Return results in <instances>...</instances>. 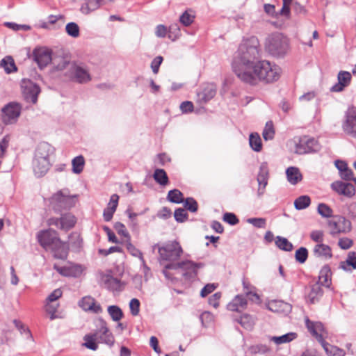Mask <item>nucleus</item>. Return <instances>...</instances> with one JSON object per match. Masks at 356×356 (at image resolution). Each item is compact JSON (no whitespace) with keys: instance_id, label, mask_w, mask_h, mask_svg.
<instances>
[{"instance_id":"obj_1","label":"nucleus","mask_w":356,"mask_h":356,"mask_svg":"<svg viewBox=\"0 0 356 356\" xmlns=\"http://www.w3.org/2000/svg\"><path fill=\"white\" fill-rule=\"evenodd\" d=\"M261 49L257 38L242 40L235 54L232 68L243 82L256 85L259 81L272 83L279 79L280 68L266 60H260Z\"/></svg>"},{"instance_id":"obj_2","label":"nucleus","mask_w":356,"mask_h":356,"mask_svg":"<svg viewBox=\"0 0 356 356\" xmlns=\"http://www.w3.org/2000/svg\"><path fill=\"white\" fill-rule=\"evenodd\" d=\"M40 245L45 249H51L57 259H65L67 256L65 244L58 236V233L51 229L40 231L37 235Z\"/></svg>"},{"instance_id":"obj_3","label":"nucleus","mask_w":356,"mask_h":356,"mask_svg":"<svg viewBox=\"0 0 356 356\" xmlns=\"http://www.w3.org/2000/svg\"><path fill=\"white\" fill-rule=\"evenodd\" d=\"M305 325L309 332L321 344L327 356H344L345 351L335 346L326 342L324 338L327 336L324 325L321 322L310 321L308 318L305 319Z\"/></svg>"},{"instance_id":"obj_4","label":"nucleus","mask_w":356,"mask_h":356,"mask_svg":"<svg viewBox=\"0 0 356 356\" xmlns=\"http://www.w3.org/2000/svg\"><path fill=\"white\" fill-rule=\"evenodd\" d=\"M51 153V147L48 143H42L38 146L32 162L33 170L37 177H43L49 170Z\"/></svg>"},{"instance_id":"obj_5","label":"nucleus","mask_w":356,"mask_h":356,"mask_svg":"<svg viewBox=\"0 0 356 356\" xmlns=\"http://www.w3.org/2000/svg\"><path fill=\"white\" fill-rule=\"evenodd\" d=\"M78 196L70 195L68 189H62L54 193L50 198V204L56 213L71 209L76 205Z\"/></svg>"},{"instance_id":"obj_6","label":"nucleus","mask_w":356,"mask_h":356,"mask_svg":"<svg viewBox=\"0 0 356 356\" xmlns=\"http://www.w3.org/2000/svg\"><path fill=\"white\" fill-rule=\"evenodd\" d=\"M289 48V39L281 33H275L270 35L266 40V51L273 56H284Z\"/></svg>"},{"instance_id":"obj_7","label":"nucleus","mask_w":356,"mask_h":356,"mask_svg":"<svg viewBox=\"0 0 356 356\" xmlns=\"http://www.w3.org/2000/svg\"><path fill=\"white\" fill-rule=\"evenodd\" d=\"M158 248L160 258L162 260L168 261H177L183 253V249L177 241H170L166 242L162 246L155 244L153 246L154 250Z\"/></svg>"},{"instance_id":"obj_8","label":"nucleus","mask_w":356,"mask_h":356,"mask_svg":"<svg viewBox=\"0 0 356 356\" xmlns=\"http://www.w3.org/2000/svg\"><path fill=\"white\" fill-rule=\"evenodd\" d=\"M321 145L314 138L303 136L296 145L295 152L298 154L317 152L321 149Z\"/></svg>"},{"instance_id":"obj_9","label":"nucleus","mask_w":356,"mask_h":356,"mask_svg":"<svg viewBox=\"0 0 356 356\" xmlns=\"http://www.w3.org/2000/svg\"><path fill=\"white\" fill-rule=\"evenodd\" d=\"M20 85L24 99L27 102L35 104L38 101V96L40 92V86L28 79H23Z\"/></svg>"},{"instance_id":"obj_10","label":"nucleus","mask_w":356,"mask_h":356,"mask_svg":"<svg viewBox=\"0 0 356 356\" xmlns=\"http://www.w3.org/2000/svg\"><path fill=\"white\" fill-rule=\"evenodd\" d=\"M170 263L165 265L162 273L168 280H172V275L168 271V270H177V269H184V270H189L193 271L194 273H197V269L202 266L201 264H196L191 261L186 260L182 261L179 262L176 261H170Z\"/></svg>"},{"instance_id":"obj_11","label":"nucleus","mask_w":356,"mask_h":356,"mask_svg":"<svg viewBox=\"0 0 356 356\" xmlns=\"http://www.w3.org/2000/svg\"><path fill=\"white\" fill-rule=\"evenodd\" d=\"M97 330L94 334L99 342L104 343L111 347L115 343V339L112 332L109 330L106 322L99 318L97 321Z\"/></svg>"},{"instance_id":"obj_12","label":"nucleus","mask_w":356,"mask_h":356,"mask_svg":"<svg viewBox=\"0 0 356 356\" xmlns=\"http://www.w3.org/2000/svg\"><path fill=\"white\" fill-rule=\"evenodd\" d=\"M328 226L330 228V234L335 236L339 234H346L351 230V222L346 218L337 216L329 220Z\"/></svg>"},{"instance_id":"obj_13","label":"nucleus","mask_w":356,"mask_h":356,"mask_svg":"<svg viewBox=\"0 0 356 356\" xmlns=\"http://www.w3.org/2000/svg\"><path fill=\"white\" fill-rule=\"evenodd\" d=\"M22 106L19 103L10 102L2 108V120L6 124L16 122L20 115Z\"/></svg>"},{"instance_id":"obj_14","label":"nucleus","mask_w":356,"mask_h":356,"mask_svg":"<svg viewBox=\"0 0 356 356\" xmlns=\"http://www.w3.org/2000/svg\"><path fill=\"white\" fill-rule=\"evenodd\" d=\"M342 129L346 134L356 138V108L352 106L348 108L345 113Z\"/></svg>"},{"instance_id":"obj_15","label":"nucleus","mask_w":356,"mask_h":356,"mask_svg":"<svg viewBox=\"0 0 356 356\" xmlns=\"http://www.w3.org/2000/svg\"><path fill=\"white\" fill-rule=\"evenodd\" d=\"M49 225H54L57 228L67 231L76 224V218L72 213H67L62 215L60 218H51L48 220Z\"/></svg>"},{"instance_id":"obj_16","label":"nucleus","mask_w":356,"mask_h":356,"mask_svg":"<svg viewBox=\"0 0 356 356\" xmlns=\"http://www.w3.org/2000/svg\"><path fill=\"white\" fill-rule=\"evenodd\" d=\"M33 57L40 68L45 67L51 60V52L45 47L35 48L33 51Z\"/></svg>"},{"instance_id":"obj_17","label":"nucleus","mask_w":356,"mask_h":356,"mask_svg":"<svg viewBox=\"0 0 356 356\" xmlns=\"http://www.w3.org/2000/svg\"><path fill=\"white\" fill-rule=\"evenodd\" d=\"M331 188L339 195L352 197L355 195V186L350 183L336 181L332 183Z\"/></svg>"},{"instance_id":"obj_18","label":"nucleus","mask_w":356,"mask_h":356,"mask_svg":"<svg viewBox=\"0 0 356 356\" xmlns=\"http://www.w3.org/2000/svg\"><path fill=\"white\" fill-rule=\"evenodd\" d=\"M268 163L263 162L259 167V172L257 175V181L259 184L258 195L260 196L264 194L266 186L268 184Z\"/></svg>"},{"instance_id":"obj_19","label":"nucleus","mask_w":356,"mask_h":356,"mask_svg":"<svg viewBox=\"0 0 356 356\" xmlns=\"http://www.w3.org/2000/svg\"><path fill=\"white\" fill-rule=\"evenodd\" d=\"M54 268L61 275L66 277H79L83 270V268L80 264H70L67 266L57 267L54 266Z\"/></svg>"},{"instance_id":"obj_20","label":"nucleus","mask_w":356,"mask_h":356,"mask_svg":"<svg viewBox=\"0 0 356 356\" xmlns=\"http://www.w3.org/2000/svg\"><path fill=\"white\" fill-rule=\"evenodd\" d=\"M79 305L85 311L92 312L95 314H99L102 312V308L99 304H97L95 300L90 296L83 297L79 302Z\"/></svg>"},{"instance_id":"obj_21","label":"nucleus","mask_w":356,"mask_h":356,"mask_svg":"<svg viewBox=\"0 0 356 356\" xmlns=\"http://www.w3.org/2000/svg\"><path fill=\"white\" fill-rule=\"evenodd\" d=\"M338 83H335L330 89L332 92H341L348 86L351 81V74L346 71H340L338 74Z\"/></svg>"},{"instance_id":"obj_22","label":"nucleus","mask_w":356,"mask_h":356,"mask_svg":"<svg viewBox=\"0 0 356 356\" xmlns=\"http://www.w3.org/2000/svg\"><path fill=\"white\" fill-rule=\"evenodd\" d=\"M72 74L74 80L79 83H86L91 80L88 70L79 65L73 67Z\"/></svg>"},{"instance_id":"obj_23","label":"nucleus","mask_w":356,"mask_h":356,"mask_svg":"<svg viewBox=\"0 0 356 356\" xmlns=\"http://www.w3.org/2000/svg\"><path fill=\"white\" fill-rule=\"evenodd\" d=\"M335 167L339 172L340 177L345 181H351L353 179V172L348 167L346 161L342 160H336L334 161Z\"/></svg>"},{"instance_id":"obj_24","label":"nucleus","mask_w":356,"mask_h":356,"mask_svg":"<svg viewBox=\"0 0 356 356\" xmlns=\"http://www.w3.org/2000/svg\"><path fill=\"white\" fill-rule=\"evenodd\" d=\"M268 308L273 312L288 314L291 312L292 307L290 304L282 300H273L268 304Z\"/></svg>"},{"instance_id":"obj_25","label":"nucleus","mask_w":356,"mask_h":356,"mask_svg":"<svg viewBox=\"0 0 356 356\" xmlns=\"http://www.w3.org/2000/svg\"><path fill=\"white\" fill-rule=\"evenodd\" d=\"M103 281L106 287L113 291H120L122 290L124 283L117 277L111 275H106L103 277Z\"/></svg>"},{"instance_id":"obj_26","label":"nucleus","mask_w":356,"mask_h":356,"mask_svg":"<svg viewBox=\"0 0 356 356\" xmlns=\"http://www.w3.org/2000/svg\"><path fill=\"white\" fill-rule=\"evenodd\" d=\"M247 305L246 298L243 295H237L227 305V309L232 312H241L245 309Z\"/></svg>"},{"instance_id":"obj_27","label":"nucleus","mask_w":356,"mask_h":356,"mask_svg":"<svg viewBox=\"0 0 356 356\" xmlns=\"http://www.w3.org/2000/svg\"><path fill=\"white\" fill-rule=\"evenodd\" d=\"M313 252L316 257L324 258L325 259L332 257L331 248L323 243L316 244L314 248Z\"/></svg>"},{"instance_id":"obj_28","label":"nucleus","mask_w":356,"mask_h":356,"mask_svg":"<svg viewBox=\"0 0 356 356\" xmlns=\"http://www.w3.org/2000/svg\"><path fill=\"white\" fill-rule=\"evenodd\" d=\"M332 271L328 265H325L320 270L318 275V281L317 283L326 287L331 285Z\"/></svg>"},{"instance_id":"obj_29","label":"nucleus","mask_w":356,"mask_h":356,"mask_svg":"<svg viewBox=\"0 0 356 356\" xmlns=\"http://www.w3.org/2000/svg\"><path fill=\"white\" fill-rule=\"evenodd\" d=\"M104 1V0H86V2L81 5L80 11L84 15H88L100 8Z\"/></svg>"},{"instance_id":"obj_30","label":"nucleus","mask_w":356,"mask_h":356,"mask_svg":"<svg viewBox=\"0 0 356 356\" xmlns=\"http://www.w3.org/2000/svg\"><path fill=\"white\" fill-rule=\"evenodd\" d=\"M318 283H316L312 286L311 290L307 296L309 303L314 304L318 302L323 294V290Z\"/></svg>"},{"instance_id":"obj_31","label":"nucleus","mask_w":356,"mask_h":356,"mask_svg":"<svg viewBox=\"0 0 356 356\" xmlns=\"http://www.w3.org/2000/svg\"><path fill=\"white\" fill-rule=\"evenodd\" d=\"M286 175L288 181L296 185L302 179V176L299 169L296 167H289L286 170Z\"/></svg>"},{"instance_id":"obj_32","label":"nucleus","mask_w":356,"mask_h":356,"mask_svg":"<svg viewBox=\"0 0 356 356\" xmlns=\"http://www.w3.org/2000/svg\"><path fill=\"white\" fill-rule=\"evenodd\" d=\"M69 245L74 251H79L83 245V239L77 232H72L69 236Z\"/></svg>"},{"instance_id":"obj_33","label":"nucleus","mask_w":356,"mask_h":356,"mask_svg":"<svg viewBox=\"0 0 356 356\" xmlns=\"http://www.w3.org/2000/svg\"><path fill=\"white\" fill-rule=\"evenodd\" d=\"M1 66L3 67L7 74H10L17 70L15 61L10 56H7L1 60Z\"/></svg>"},{"instance_id":"obj_34","label":"nucleus","mask_w":356,"mask_h":356,"mask_svg":"<svg viewBox=\"0 0 356 356\" xmlns=\"http://www.w3.org/2000/svg\"><path fill=\"white\" fill-rule=\"evenodd\" d=\"M275 243L276 246L282 250L291 252L293 249V244L284 237L277 236Z\"/></svg>"},{"instance_id":"obj_35","label":"nucleus","mask_w":356,"mask_h":356,"mask_svg":"<svg viewBox=\"0 0 356 356\" xmlns=\"http://www.w3.org/2000/svg\"><path fill=\"white\" fill-rule=\"evenodd\" d=\"M296 335L294 332H289L280 337H271L270 341H273L277 345H280L293 341L296 337Z\"/></svg>"},{"instance_id":"obj_36","label":"nucleus","mask_w":356,"mask_h":356,"mask_svg":"<svg viewBox=\"0 0 356 356\" xmlns=\"http://www.w3.org/2000/svg\"><path fill=\"white\" fill-rule=\"evenodd\" d=\"M153 178L156 182L161 186H165L169 182L168 177L163 169H156L153 175Z\"/></svg>"},{"instance_id":"obj_37","label":"nucleus","mask_w":356,"mask_h":356,"mask_svg":"<svg viewBox=\"0 0 356 356\" xmlns=\"http://www.w3.org/2000/svg\"><path fill=\"white\" fill-rule=\"evenodd\" d=\"M72 172L75 174H80L85 165V159L82 155L74 157L72 161Z\"/></svg>"},{"instance_id":"obj_38","label":"nucleus","mask_w":356,"mask_h":356,"mask_svg":"<svg viewBox=\"0 0 356 356\" xmlns=\"http://www.w3.org/2000/svg\"><path fill=\"white\" fill-rule=\"evenodd\" d=\"M107 311L113 321L118 322L123 317L122 309L117 305L108 306Z\"/></svg>"},{"instance_id":"obj_39","label":"nucleus","mask_w":356,"mask_h":356,"mask_svg":"<svg viewBox=\"0 0 356 356\" xmlns=\"http://www.w3.org/2000/svg\"><path fill=\"white\" fill-rule=\"evenodd\" d=\"M311 204V199L308 195H301L294 201V207L297 210L305 209Z\"/></svg>"},{"instance_id":"obj_40","label":"nucleus","mask_w":356,"mask_h":356,"mask_svg":"<svg viewBox=\"0 0 356 356\" xmlns=\"http://www.w3.org/2000/svg\"><path fill=\"white\" fill-rule=\"evenodd\" d=\"M249 143L251 148L255 152H260L261 149V140L257 133H252L250 135Z\"/></svg>"},{"instance_id":"obj_41","label":"nucleus","mask_w":356,"mask_h":356,"mask_svg":"<svg viewBox=\"0 0 356 356\" xmlns=\"http://www.w3.org/2000/svg\"><path fill=\"white\" fill-rule=\"evenodd\" d=\"M125 245L128 252L134 257H138L143 264H145V259L143 253L136 248L131 242V238L125 240Z\"/></svg>"},{"instance_id":"obj_42","label":"nucleus","mask_w":356,"mask_h":356,"mask_svg":"<svg viewBox=\"0 0 356 356\" xmlns=\"http://www.w3.org/2000/svg\"><path fill=\"white\" fill-rule=\"evenodd\" d=\"M167 199L170 202L176 204L184 202L183 194L178 189L170 190L168 193Z\"/></svg>"},{"instance_id":"obj_43","label":"nucleus","mask_w":356,"mask_h":356,"mask_svg":"<svg viewBox=\"0 0 356 356\" xmlns=\"http://www.w3.org/2000/svg\"><path fill=\"white\" fill-rule=\"evenodd\" d=\"M83 340L85 341L83 346L87 348L92 350H96L98 348V346L96 343V340H97V339L94 333L85 335Z\"/></svg>"},{"instance_id":"obj_44","label":"nucleus","mask_w":356,"mask_h":356,"mask_svg":"<svg viewBox=\"0 0 356 356\" xmlns=\"http://www.w3.org/2000/svg\"><path fill=\"white\" fill-rule=\"evenodd\" d=\"M195 19V15L193 13L192 10H186L182 15L179 17V22L184 26H190Z\"/></svg>"},{"instance_id":"obj_45","label":"nucleus","mask_w":356,"mask_h":356,"mask_svg":"<svg viewBox=\"0 0 356 356\" xmlns=\"http://www.w3.org/2000/svg\"><path fill=\"white\" fill-rule=\"evenodd\" d=\"M238 322L247 330H251L254 323L253 318L249 314L241 316Z\"/></svg>"},{"instance_id":"obj_46","label":"nucleus","mask_w":356,"mask_h":356,"mask_svg":"<svg viewBox=\"0 0 356 356\" xmlns=\"http://www.w3.org/2000/svg\"><path fill=\"white\" fill-rule=\"evenodd\" d=\"M307 257L308 250L306 248L301 247L296 251L295 258L298 262L303 264L306 261Z\"/></svg>"},{"instance_id":"obj_47","label":"nucleus","mask_w":356,"mask_h":356,"mask_svg":"<svg viewBox=\"0 0 356 356\" xmlns=\"http://www.w3.org/2000/svg\"><path fill=\"white\" fill-rule=\"evenodd\" d=\"M318 213L323 218H330L332 216V209L326 204L320 203L318 206Z\"/></svg>"},{"instance_id":"obj_48","label":"nucleus","mask_w":356,"mask_h":356,"mask_svg":"<svg viewBox=\"0 0 356 356\" xmlns=\"http://www.w3.org/2000/svg\"><path fill=\"white\" fill-rule=\"evenodd\" d=\"M216 93V87L213 85H209L205 87L202 92L203 99L207 102L212 99Z\"/></svg>"},{"instance_id":"obj_49","label":"nucleus","mask_w":356,"mask_h":356,"mask_svg":"<svg viewBox=\"0 0 356 356\" xmlns=\"http://www.w3.org/2000/svg\"><path fill=\"white\" fill-rule=\"evenodd\" d=\"M65 30L67 34L73 38H77L79 35V27L75 22L67 24Z\"/></svg>"},{"instance_id":"obj_50","label":"nucleus","mask_w":356,"mask_h":356,"mask_svg":"<svg viewBox=\"0 0 356 356\" xmlns=\"http://www.w3.org/2000/svg\"><path fill=\"white\" fill-rule=\"evenodd\" d=\"M180 35V29L177 23L172 24L168 28V38L175 40Z\"/></svg>"},{"instance_id":"obj_51","label":"nucleus","mask_w":356,"mask_h":356,"mask_svg":"<svg viewBox=\"0 0 356 356\" xmlns=\"http://www.w3.org/2000/svg\"><path fill=\"white\" fill-rule=\"evenodd\" d=\"M114 229L117 232V233L123 236L126 240L131 238L129 233L128 232L125 225L122 222H117L114 225Z\"/></svg>"},{"instance_id":"obj_52","label":"nucleus","mask_w":356,"mask_h":356,"mask_svg":"<svg viewBox=\"0 0 356 356\" xmlns=\"http://www.w3.org/2000/svg\"><path fill=\"white\" fill-rule=\"evenodd\" d=\"M275 134L273 125L271 122H268L266 124L265 128L263 131L262 135L266 140H271L273 138Z\"/></svg>"},{"instance_id":"obj_53","label":"nucleus","mask_w":356,"mask_h":356,"mask_svg":"<svg viewBox=\"0 0 356 356\" xmlns=\"http://www.w3.org/2000/svg\"><path fill=\"white\" fill-rule=\"evenodd\" d=\"M184 207L191 212H196L198 209L197 201L193 197H188L184 201Z\"/></svg>"},{"instance_id":"obj_54","label":"nucleus","mask_w":356,"mask_h":356,"mask_svg":"<svg viewBox=\"0 0 356 356\" xmlns=\"http://www.w3.org/2000/svg\"><path fill=\"white\" fill-rule=\"evenodd\" d=\"M247 222L257 228H264L266 225V220L264 218H250L247 219Z\"/></svg>"},{"instance_id":"obj_55","label":"nucleus","mask_w":356,"mask_h":356,"mask_svg":"<svg viewBox=\"0 0 356 356\" xmlns=\"http://www.w3.org/2000/svg\"><path fill=\"white\" fill-rule=\"evenodd\" d=\"M174 217L177 222H184L188 219V213L184 209L179 208L175 211Z\"/></svg>"},{"instance_id":"obj_56","label":"nucleus","mask_w":356,"mask_h":356,"mask_svg":"<svg viewBox=\"0 0 356 356\" xmlns=\"http://www.w3.org/2000/svg\"><path fill=\"white\" fill-rule=\"evenodd\" d=\"M58 307V304H54L52 302H47L45 305L46 312L50 314V319L54 320L56 318V312H57V309Z\"/></svg>"},{"instance_id":"obj_57","label":"nucleus","mask_w":356,"mask_h":356,"mask_svg":"<svg viewBox=\"0 0 356 356\" xmlns=\"http://www.w3.org/2000/svg\"><path fill=\"white\" fill-rule=\"evenodd\" d=\"M140 301L136 298H133L129 302L131 314L133 316H137L140 312Z\"/></svg>"},{"instance_id":"obj_58","label":"nucleus","mask_w":356,"mask_h":356,"mask_svg":"<svg viewBox=\"0 0 356 356\" xmlns=\"http://www.w3.org/2000/svg\"><path fill=\"white\" fill-rule=\"evenodd\" d=\"M268 350V348L266 345L257 344L254 346H252L248 348V351L251 354L256 353H265Z\"/></svg>"},{"instance_id":"obj_59","label":"nucleus","mask_w":356,"mask_h":356,"mask_svg":"<svg viewBox=\"0 0 356 356\" xmlns=\"http://www.w3.org/2000/svg\"><path fill=\"white\" fill-rule=\"evenodd\" d=\"M223 220L231 225H235L238 223L239 220L236 216L233 213H225L223 215Z\"/></svg>"},{"instance_id":"obj_60","label":"nucleus","mask_w":356,"mask_h":356,"mask_svg":"<svg viewBox=\"0 0 356 356\" xmlns=\"http://www.w3.org/2000/svg\"><path fill=\"white\" fill-rule=\"evenodd\" d=\"M323 232L321 230L312 231L310 234V238L314 242L322 243L323 241Z\"/></svg>"},{"instance_id":"obj_61","label":"nucleus","mask_w":356,"mask_h":356,"mask_svg":"<svg viewBox=\"0 0 356 356\" xmlns=\"http://www.w3.org/2000/svg\"><path fill=\"white\" fill-rule=\"evenodd\" d=\"M353 244V240L347 237L340 238L338 242L339 246L343 250H348L350 248Z\"/></svg>"},{"instance_id":"obj_62","label":"nucleus","mask_w":356,"mask_h":356,"mask_svg":"<svg viewBox=\"0 0 356 356\" xmlns=\"http://www.w3.org/2000/svg\"><path fill=\"white\" fill-rule=\"evenodd\" d=\"M163 57L158 56L154 58L151 63V68L154 74H157L159 70V67L163 62Z\"/></svg>"},{"instance_id":"obj_63","label":"nucleus","mask_w":356,"mask_h":356,"mask_svg":"<svg viewBox=\"0 0 356 356\" xmlns=\"http://www.w3.org/2000/svg\"><path fill=\"white\" fill-rule=\"evenodd\" d=\"M63 292L61 289H56L54 291H52L47 298V302H53L58 300L59 298L62 296Z\"/></svg>"},{"instance_id":"obj_64","label":"nucleus","mask_w":356,"mask_h":356,"mask_svg":"<svg viewBox=\"0 0 356 356\" xmlns=\"http://www.w3.org/2000/svg\"><path fill=\"white\" fill-rule=\"evenodd\" d=\"M221 298V293L217 292L212 295L209 298V304L213 306L214 308H218L219 306V300Z\"/></svg>"}]
</instances>
